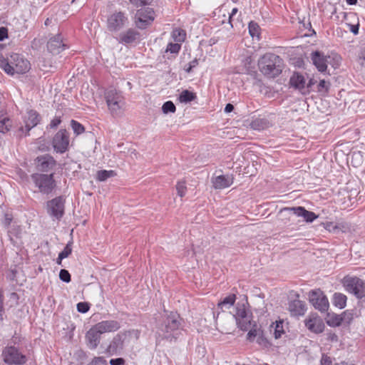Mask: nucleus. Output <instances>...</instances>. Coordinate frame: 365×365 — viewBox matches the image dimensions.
Masks as SVG:
<instances>
[{
    "label": "nucleus",
    "mask_w": 365,
    "mask_h": 365,
    "mask_svg": "<svg viewBox=\"0 0 365 365\" xmlns=\"http://www.w3.org/2000/svg\"><path fill=\"white\" fill-rule=\"evenodd\" d=\"M101 334L93 326L86 334V341L91 349H95L100 344Z\"/></svg>",
    "instance_id": "obj_20"
},
{
    "label": "nucleus",
    "mask_w": 365,
    "mask_h": 365,
    "mask_svg": "<svg viewBox=\"0 0 365 365\" xmlns=\"http://www.w3.org/2000/svg\"><path fill=\"white\" fill-rule=\"evenodd\" d=\"M66 48L67 46L63 43V39L60 34L51 38L47 43V48L53 54H58Z\"/></svg>",
    "instance_id": "obj_19"
},
{
    "label": "nucleus",
    "mask_w": 365,
    "mask_h": 365,
    "mask_svg": "<svg viewBox=\"0 0 365 365\" xmlns=\"http://www.w3.org/2000/svg\"><path fill=\"white\" fill-rule=\"evenodd\" d=\"M52 145L56 153H63L68 150L69 135L66 130H60L56 133L53 138Z\"/></svg>",
    "instance_id": "obj_12"
},
{
    "label": "nucleus",
    "mask_w": 365,
    "mask_h": 365,
    "mask_svg": "<svg viewBox=\"0 0 365 365\" xmlns=\"http://www.w3.org/2000/svg\"><path fill=\"white\" fill-rule=\"evenodd\" d=\"M3 312H4V299L2 294H0V320H3Z\"/></svg>",
    "instance_id": "obj_55"
},
{
    "label": "nucleus",
    "mask_w": 365,
    "mask_h": 365,
    "mask_svg": "<svg viewBox=\"0 0 365 365\" xmlns=\"http://www.w3.org/2000/svg\"><path fill=\"white\" fill-rule=\"evenodd\" d=\"M31 178L39 192L43 194L51 193L56 187L53 173L50 174L36 173L31 175Z\"/></svg>",
    "instance_id": "obj_4"
},
{
    "label": "nucleus",
    "mask_w": 365,
    "mask_h": 365,
    "mask_svg": "<svg viewBox=\"0 0 365 365\" xmlns=\"http://www.w3.org/2000/svg\"><path fill=\"white\" fill-rule=\"evenodd\" d=\"M0 68H1L7 74L13 75V68H11V58H5L0 54Z\"/></svg>",
    "instance_id": "obj_35"
},
{
    "label": "nucleus",
    "mask_w": 365,
    "mask_h": 365,
    "mask_svg": "<svg viewBox=\"0 0 365 365\" xmlns=\"http://www.w3.org/2000/svg\"><path fill=\"white\" fill-rule=\"evenodd\" d=\"M248 28H249V32L252 37L259 36V26L257 23H255L254 21H251L249 24Z\"/></svg>",
    "instance_id": "obj_39"
},
{
    "label": "nucleus",
    "mask_w": 365,
    "mask_h": 365,
    "mask_svg": "<svg viewBox=\"0 0 365 365\" xmlns=\"http://www.w3.org/2000/svg\"><path fill=\"white\" fill-rule=\"evenodd\" d=\"M140 34L134 29H128L119 34L118 41L125 45L136 43L140 41Z\"/></svg>",
    "instance_id": "obj_16"
},
{
    "label": "nucleus",
    "mask_w": 365,
    "mask_h": 365,
    "mask_svg": "<svg viewBox=\"0 0 365 365\" xmlns=\"http://www.w3.org/2000/svg\"><path fill=\"white\" fill-rule=\"evenodd\" d=\"M234 110V106L231 103H227L225 108V113H230Z\"/></svg>",
    "instance_id": "obj_56"
},
{
    "label": "nucleus",
    "mask_w": 365,
    "mask_h": 365,
    "mask_svg": "<svg viewBox=\"0 0 365 365\" xmlns=\"http://www.w3.org/2000/svg\"><path fill=\"white\" fill-rule=\"evenodd\" d=\"M176 190H177L178 195L180 197H182L183 196H185L186 191H187L185 182H178L176 185Z\"/></svg>",
    "instance_id": "obj_42"
},
{
    "label": "nucleus",
    "mask_w": 365,
    "mask_h": 365,
    "mask_svg": "<svg viewBox=\"0 0 365 365\" xmlns=\"http://www.w3.org/2000/svg\"><path fill=\"white\" fill-rule=\"evenodd\" d=\"M181 46L179 43L176 42L175 43H168L166 51H170L171 53H178L180 50Z\"/></svg>",
    "instance_id": "obj_44"
},
{
    "label": "nucleus",
    "mask_w": 365,
    "mask_h": 365,
    "mask_svg": "<svg viewBox=\"0 0 365 365\" xmlns=\"http://www.w3.org/2000/svg\"><path fill=\"white\" fill-rule=\"evenodd\" d=\"M11 222V217H10L9 216V215H6V217H5V224L6 225H9Z\"/></svg>",
    "instance_id": "obj_59"
},
{
    "label": "nucleus",
    "mask_w": 365,
    "mask_h": 365,
    "mask_svg": "<svg viewBox=\"0 0 365 365\" xmlns=\"http://www.w3.org/2000/svg\"><path fill=\"white\" fill-rule=\"evenodd\" d=\"M314 81L313 79H310L306 86V92H309V88L312 87V85L314 84Z\"/></svg>",
    "instance_id": "obj_58"
},
{
    "label": "nucleus",
    "mask_w": 365,
    "mask_h": 365,
    "mask_svg": "<svg viewBox=\"0 0 365 365\" xmlns=\"http://www.w3.org/2000/svg\"><path fill=\"white\" fill-rule=\"evenodd\" d=\"M89 308V304L87 302H79L77 304V310L81 313H86Z\"/></svg>",
    "instance_id": "obj_47"
},
{
    "label": "nucleus",
    "mask_w": 365,
    "mask_h": 365,
    "mask_svg": "<svg viewBox=\"0 0 365 365\" xmlns=\"http://www.w3.org/2000/svg\"><path fill=\"white\" fill-rule=\"evenodd\" d=\"M288 309L292 316L299 317L305 314L307 307L304 302L299 299H294L289 302Z\"/></svg>",
    "instance_id": "obj_22"
},
{
    "label": "nucleus",
    "mask_w": 365,
    "mask_h": 365,
    "mask_svg": "<svg viewBox=\"0 0 365 365\" xmlns=\"http://www.w3.org/2000/svg\"><path fill=\"white\" fill-rule=\"evenodd\" d=\"M358 62L361 67L365 68V48L360 51Z\"/></svg>",
    "instance_id": "obj_50"
},
{
    "label": "nucleus",
    "mask_w": 365,
    "mask_h": 365,
    "mask_svg": "<svg viewBox=\"0 0 365 365\" xmlns=\"http://www.w3.org/2000/svg\"><path fill=\"white\" fill-rule=\"evenodd\" d=\"M329 86L330 83L329 81L321 80L318 85V91H322L324 90L325 91H327L329 90Z\"/></svg>",
    "instance_id": "obj_48"
},
{
    "label": "nucleus",
    "mask_w": 365,
    "mask_h": 365,
    "mask_svg": "<svg viewBox=\"0 0 365 365\" xmlns=\"http://www.w3.org/2000/svg\"><path fill=\"white\" fill-rule=\"evenodd\" d=\"M235 300V294H230L225 297L221 302H220L217 306L222 311H224L225 309L230 308L234 304Z\"/></svg>",
    "instance_id": "obj_27"
},
{
    "label": "nucleus",
    "mask_w": 365,
    "mask_h": 365,
    "mask_svg": "<svg viewBox=\"0 0 365 365\" xmlns=\"http://www.w3.org/2000/svg\"><path fill=\"white\" fill-rule=\"evenodd\" d=\"M41 118L38 113L35 110H31L27 112L24 118L25 125L21 126L19 129L20 136H26L29 132L40 122Z\"/></svg>",
    "instance_id": "obj_11"
},
{
    "label": "nucleus",
    "mask_w": 365,
    "mask_h": 365,
    "mask_svg": "<svg viewBox=\"0 0 365 365\" xmlns=\"http://www.w3.org/2000/svg\"><path fill=\"white\" fill-rule=\"evenodd\" d=\"M213 187L215 189H224L230 187L233 183V178L230 175H219L213 178Z\"/></svg>",
    "instance_id": "obj_24"
},
{
    "label": "nucleus",
    "mask_w": 365,
    "mask_h": 365,
    "mask_svg": "<svg viewBox=\"0 0 365 365\" xmlns=\"http://www.w3.org/2000/svg\"><path fill=\"white\" fill-rule=\"evenodd\" d=\"M153 0H130V2L136 7L150 4Z\"/></svg>",
    "instance_id": "obj_46"
},
{
    "label": "nucleus",
    "mask_w": 365,
    "mask_h": 365,
    "mask_svg": "<svg viewBox=\"0 0 365 365\" xmlns=\"http://www.w3.org/2000/svg\"><path fill=\"white\" fill-rule=\"evenodd\" d=\"M282 211H287L297 215V217H302L307 222H312L318 217V215H317L314 212L307 210L304 207L301 206L284 207L281 210V212Z\"/></svg>",
    "instance_id": "obj_15"
},
{
    "label": "nucleus",
    "mask_w": 365,
    "mask_h": 365,
    "mask_svg": "<svg viewBox=\"0 0 365 365\" xmlns=\"http://www.w3.org/2000/svg\"><path fill=\"white\" fill-rule=\"evenodd\" d=\"M11 127L9 118L4 112H0V132L4 133L9 131Z\"/></svg>",
    "instance_id": "obj_28"
},
{
    "label": "nucleus",
    "mask_w": 365,
    "mask_h": 365,
    "mask_svg": "<svg viewBox=\"0 0 365 365\" xmlns=\"http://www.w3.org/2000/svg\"><path fill=\"white\" fill-rule=\"evenodd\" d=\"M127 339L128 335L125 332H120L116 334L108 346L109 351L117 353L122 351L128 342Z\"/></svg>",
    "instance_id": "obj_17"
},
{
    "label": "nucleus",
    "mask_w": 365,
    "mask_h": 365,
    "mask_svg": "<svg viewBox=\"0 0 365 365\" xmlns=\"http://www.w3.org/2000/svg\"><path fill=\"white\" fill-rule=\"evenodd\" d=\"M321 365H332V361L329 356L323 354L321 359Z\"/></svg>",
    "instance_id": "obj_51"
},
{
    "label": "nucleus",
    "mask_w": 365,
    "mask_h": 365,
    "mask_svg": "<svg viewBox=\"0 0 365 365\" xmlns=\"http://www.w3.org/2000/svg\"><path fill=\"white\" fill-rule=\"evenodd\" d=\"M65 199L63 196L56 197L46 202L47 213L53 218L61 220L64 215Z\"/></svg>",
    "instance_id": "obj_7"
},
{
    "label": "nucleus",
    "mask_w": 365,
    "mask_h": 365,
    "mask_svg": "<svg viewBox=\"0 0 365 365\" xmlns=\"http://www.w3.org/2000/svg\"><path fill=\"white\" fill-rule=\"evenodd\" d=\"M11 64L13 68V75L14 73H25L30 68L29 62L18 53L11 56Z\"/></svg>",
    "instance_id": "obj_14"
},
{
    "label": "nucleus",
    "mask_w": 365,
    "mask_h": 365,
    "mask_svg": "<svg viewBox=\"0 0 365 365\" xmlns=\"http://www.w3.org/2000/svg\"><path fill=\"white\" fill-rule=\"evenodd\" d=\"M125 360L123 358L112 359L110 360V365H124Z\"/></svg>",
    "instance_id": "obj_52"
},
{
    "label": "nucleus",
    "mask_w": 365,
    "mask_h": 365,
    "mask_svg": "<svg viewBox=\"0 0 365 365\" xmlns=\"http://www.w3.org/2000/svg\"><path fill=\"white\" fill-rule=\"evenodd\" d=\"M94 326L101 334L107 332H114L120 327V323L116 320L102 321Z\"/></svg>",
    "instance_id": "obj_21"
},
{
    "label": "nucleus",
    "mask_w": 365,
    "mask_h": 365,
    "mask_svg": "<svg viewBox=\"0 0 365 365\" xmlns=\"http://www.w3.org/2000/svg\"><path fill=\"white\" fill-rule=\"evenodd\" d=\"M250 312H248L245 307V305L244 304H242V305H238L236 307V312L235 314L233 315L235 320H236V322H238L239 320L240 319H243V318H245L248 314H250Z\"/></svg>",
    "instance_id": "obj_37"
},
{
    "label": "nucleus",
    "mask_w": 365,
    "mask_h": 365,
    "mask_svg": "<svg viewBox=\"0 0 365 365\" xmlns=\"http://www.w3.org/2000/svg\"><path fill=\"white\" fill-rule=\"evenodd\" d=\"M36 168L40 173H48L53 170L56 165V160L50 155L38 156L35 160Z\"/></svg>",
    "instance_id": "obj_13"
},
{
    "label": "nucleus",
    "mask_w": 365,
    "mask_h": 365,
    "mask_svg": "<svg viewBox=\"0 0 365 365\" xmlns=\"http://www.w3.org/2000/svg\"><path fill=\"white\" fill-rule=\"evenodd\" d=\"M2 357L9 365H23L27 361L26 356L14 345H8L3 349Z\"/></svg>",
    "instance_id": "obj_5"
},
{
    "label": "nucleus",
    "mask_w": 365,
    "mask_h": 365,
    "mask_svg": "<svg viewBox=\"0 0 365 365\" xmlns=\"http://www.w3.org/2000/svg\"><path fill=\"white\" fill-rule=\"evenodd\" d=\"M346 3L349 5H355L357 2V0H346Z\"/></svg>",
    "instance_id": "obj_62"
},
{
    "label": "nucleus",
    "mask_w": 365,
    "mask_h": 365,
    "mask_svg": "<svg viewBox=\"0 0 365 365\" xmlns=\"http://www.w3.org/2000/svg\"><path fill=\"white\" fill-rule=\"evenodd\" d=\"M346 296L341 293H335L333 296V304L339 309H343L346 304Z\"/></svg>",
    "instance_id": "obj_31"
},
{
    "label": "nucleus",
    "mask_w": 365,
    "mask_h": 365,
    "mask_svg": "<svg viewBox=\"0 0 365 365\" xmlns=\"http://www.w3.org/2000/svg\"><path fill=\"white\" fill-rule=\"evenodd\" d=\"M262 120H256L255 121L252 122V126L253 128H256L257 125H259V123L261 122Z\"/></svg>",
    "instance_id": "obj_64"
},
{
    "label": "nucleus",
    "mask_w": 365,
    "mask_h": 365,
    "mask_svg": "<svg viewBox=\"0 0 365 365\" xmlns=\"http://www.w3.org/2000/svg\"><path fill=\"white\" fill-rule=\"evenodd\" d=\"M8 37V29L6 27H0V41Z\"/></svg>",
    "instance_id": "obj_53"
},
{
    "label": "nucleus",
    "mask_w": 365,
    "mask_h": 365,
    "mask_svg": "<svg viewBox=\"0 0 365 365\" xmlns=\"http://www.w3.org/2000/svg\"><path fill=\"white\" fill-rule=\"evenodd\" d=\"M116 173L114 170H98L96 173V180L101 182L106 181L107 179L114 177Z\"/></svg>",
    "instance_id": "obj_34"
},
{
    "label": "nucleus",
    "mask_w": 365,
    "mask_h": 365,
    "mask_svg": "<svg viewBox=\"0 0 365 365\" xmlns=\"http://www.w3.org/2000/svg\"><path fill=\"white\" fill-rule=\"evenodd\" d=\"M154 19V11L152 9H140L135 14V23L138 28L144 29L153 21Z\"/></svg>",
    "instance_id": "obj_9"
},
{
    "label": "nucleus",
    "mask_w": 365,
    "mask_h": 365,
    "mask_svg": "<svg viewBox=\"0 0 365 365\" xmlns=\"http://www.w3.org/2000/svg\"><path fill=\"white\" fill-rule=\"evenodd\" d=\"M252 314H248L243 319L237 322L238 327L243 331H247L252 325Z\"/></svg>",
    "instance_id": "obj_30"
},
{
    "label": "nucleus",
    "mask_w": 365,
    "mask_h": 365,
    "mask_svg": "<svg viewBox=\"0 0 365 365\" xmlns=\"http://www.w3.org/2000/svg\"><path fill=\"white\" fill-rule=\"evenodd\" d=\"M260 72L268 78H275L282 71L283 61L274 53L264 54L258 62Z\"/></svg>",
    "instance_id": "obj_2"
},
{
    "label": "nucleus",
    "mask_w": 365,
    "mask_h": 365,
    "mask_svg": "<svg viewBox=\"0 0 365 365\" xmlns=\"http://www.w3.org/2000/svg\"><path fill=\"white\" fill-rule=\"evenodd\" d=\"M343 284L346 290L353 294L358 299L365 297V283L356 277H345L343 279Z\"/></svg>",
    "instance_id": "obj_6"
},
{
    "label": "nucleus",
    "mask_w": 365,
    "mask_h": 365,
    "mask_svg": "<svg viewBox=\"0 0 365 365\" xmlns=\"http://www.w3.org/2000/svg\"><path fill=\"white\" fill-rule=\"evenodd\" d=\"M172 37L175 42L180 43L185 40L186 32L182 29H175L172 32Z\"/></svg>",
    "instance_id": "obj_36"
},
{
    "label": "nucleus",
    "mask_w": 365,
    "mask_h": 365,
    "mask_svg": "<svg viewBox=\"0 0 365 365\" xmlns=\"http://www.w3.org/2000/svg\"><path fill=\"white\" fill-rule=\"evenodd\" d=\"M72 252L71 242H68L58 255H61V258L68 257Z\"/></svg>",
    "instance_id": "obj_45"
},
{
    "label": "nucleus",
    "mask_w": 365,
    "mask_h": 365,
    "mask_svg": "<svg viewBox=\"0 0 365 365\" xmlns=\"http://www.w3.org/2000/svg\"><path fill=\"white\" fill-rule=\"evenodd\" d=\"M237 12V8H234L232 10V12L230 15V21H231L232 16Z\"/></svg>",
    "instance_id": "obj_61"
},
{
    "label": "nucleus",
    "mask_w": 365,
    "mask_h": 365,
    "mask_svg": "<svg viewBox=\"0 0 365 365\" xmlns=\"http://www.w3.org/2000/svg\"><path fill=\"white\" fill-rule=\"evenodd\" d=\"M251 327L252 329L247 334V339L250 341H252L257 336V342L259 344H262L264 340L262 336V331L260 328L257 327V325L255 323H254Z\"/></svg>",
    "instance_id": "obj_26"
},
{
    "label": "nucleus",
    "mask_w": 365,
    "mask_h": 365,
    "mask_svg": "<svg viewBox=\"0 0 365 365\" xmlns=\"http://www.w3.org/2000/svg\"><path fill=\"white\" fill-rule=\"evenodd\" d=\"M197 96L196 94L188 91V90H184L182 91V93L179 96V101L181 103H190L195 99H196Z\"/></svg>",
    "instance_id": "obj_33"
},
{
    "label": "nucleus",
    "mask_w": 365,
    "mask_h": 365,
    "mask_svg": "<svg viewBox=\"0 0 365 365\" xmlns=\"http://www.w3.org/2000/svg\"><path fill=\"white\" fill-rule=\"evenodd\" d=\"M284 334V331L283 329V322H276L274 335L275 339H279L282 336V335Z\"/></svg>",
    "instance_id": "obj_38"
},
{
    "label": "nucleus",
    "mask_w": 365,
    "mask_h": 365,
    "mask_svg": "<svg viewBox=\"0 0 365 365\" xmlns=\"http://www.w3.org/2000/svg\"><path fill=\"white\" fill-rule=\"evenodd\" d=\"M348 315L346 316V319L344 320V323L349 324L352 319V314L347 312Z\"/></svg>",
    "instance_id": "obj_57"
},
{
    "label": "nucleus",
    "mask_w": 365,
    "mask_h": 365,
    "mask_svg": "<svg viewBox=\"0 0 365 365\" xmlns=\"http://www.w3.org/2000/svg\"><path fill=\"white\" fill-rule=\"evenodd\" d=\"M312 60L319 72L327 71V56L324 55L322 52L319 51L313 52L312 53Z\"/></svg>",
    "instance_id": "obj_23"
},
{
    "label": "nucleus",
    "mask_w": 365,
    "mask_h": 365,
    "mask_svg": "<svg viewBox=\"0 0 365 365\" xmlns=\"http://www.w3.org/2000/svg\"><path fill=\"white\" fill-rule=\"evenodd\" d=\"M63 259H64V258H61V255H58V258H57V259H56V263H57L58 264H59V265H61V262H62V260H63Z\"/></svg>",
    "instance_id": "obj_63"
},
{
    "label": "nucleus",
    "mask_w": 365,
    "mask_h": 365,
    "mask_svg": "<svg viewBox=\"0 0 365 365\" xmlns=\"http://www.w3.org/2000/svg\"><path fill=\"white\" fill-rule=\"evenodd\" d=\"M88 365H106V361L102 357H96Z\"/></svg>",
    "instance_id": "obj_49"
},
{
    "label": "nucleus",
    "mask_w": 365,
    "mask_h": 365,
    "mask_svg": "<svg viewBox=\"0 0 365 365\" xmlns=\"http://www.w3.org/2000/svg\"><path fill=\"white\" fill-rule=\"evenodd\" d=\"M165 312L163 322L158 326L157 334L163 339L172 341L176 339L178 335L179 329L182 326V319L176 312L168 313L165 310Z\"/></svg>",
    "instance_id": "obj_1"
},
{
    "label": "nucleus",
    "mask_w": 365,
    "mask_h": 365,
    "mask_svg": "<svg viewBox=\"0 0 365 365\" xmlns=\"http://www.w3.org/2000/svg\"><path fill=\"white\" fill-rule=\"evenodd\" d=\"M347 315V312H344L341 315L335 314L332 316L329 320L327 321V324L333 327L340 326L344 323V320L346 319V316Z\"/></svg>",
    "instance_id": "obj_32"
},
{
    "label": "nucleus",
    "mask_w": 365,
    "mask_h": 365,
    "mask_svg": "<svg viewBox=\"0 0 365 365\" xmlns=\"http://www.w3.org/2000/svg\"><path fill=\"white\" fill-rule=\"evenodd\" d=\"M289 83L292 87L299 90L302 93H306L305 78L299 73H294L290 78Z\"/></svg>",
    "instance_id": "obj_25"
},
{
    "label": "nucleus",
    "mask_w": 365,
    "mask_h": 365,
    "mask_svg": "<svg viewBox=\"0 0 365 365\" xmlns=\"http://www.w3.org/2000/svg\"><path fill=\"white\" fill-rule=\"evenodd\" d=\"M304 324L310 331L315 334L322 333L325 327L322 319L318 316H310L304 320Z\"/></svg>",
    "instance_id": "obj_18"
},
{
    "label": "nucleus",
    "mask_w": 365,
    "mask_h": 365,
    "mask_svg": "<svg viewBox=\"0 0 365 365\" xmlns=\"http://www.w3.org/2000/svg\"><path fill=\"white\" fill-rule=\"evenodd\" d=\"M59 278L61 280H62L63 282H65L66 283L70 282L71 280V277L70 273L68 272V270H66L65 269H61V271L59 272Z\"/></svg>",
    "instance_id": "obj_43"
},
{
    "label": "nucleus",
    "mask_w": 365,
    "mask_h": 365,
    "mask_svg": "<svg viewBox=\"0 0 365 365\" xmlns=\"http://www.w3.org/2000/svg\"><path fill=\"white\" fill-rule=\"evenodd\" d=\"M61 120L60 118L56 117L51 121L49 126L51 128H56L61 123Z\"/></svg>",
    "instance_id": "obj_54"
},
{
    "label": "nucleus",
    "mask_w": 365,
    "mask_h": 365,
    "mask_svg": "<svg viewBox=\"0 0 365 365\" xmlns=\"http://www.w3.org/2000/svg\"><path fill=\"white\" fill-rule=\"evenodd\" d=\"M351 31L354 34H357L358 32H359V27H358V26H352V28H351Z\"/></svg>",
    "instance_id": "obj_60"
},
{
    "label": "nucleus",
    "mask_w": 365,
    "mask_h": 365,
    "mask_svg": "<svg viewBox=\"0 0 365 365\" xmlns=\"http://www.w3.org/2000/svg\"><path fill=\"white\" fill-rule=\"evenodd\" d=\"M309 301L316 309L321 312H325L329 309L328 299L320 289L310 291Z\"/></svg>",
    "instance_id": "obj_8"
},
{
    "label": "nucleus",
    "mask_w": 365,
    "mask_h": 365,
    "mask_svg": "<svg viewBox=\"0 0 365 365\" xmlns=\"http://www.w3.org/2000/svg\"><path fill=\"white\" fill-rule=\"evenodd\" d=\"M341 58L336 53H331L327 56V66L330 65L332 68H337L341 64Z\"/></svg>",
    "instance_id": "obj_29"
},
{
    "label": "nucleus",
    "mask_w": 365,
    "mask_h": 365,
    "mask_svg": "<svg viewBox=\"0 0 365 365\" xmlns=\"http://www.w3.org/2000/svg\"><path fill=\"white\" fill-rule=\"evenodd\" d=\"M163 112L165 114L168 113H175L176 107L172 101H166L162 107Z\"/></svg>",
    "instance_id": "obj_40"
},
{
    "label": "nucleus",
    "mask_w": 365,
    "mask_h": 365,
    "mask_svg": "<svg viewBox=\"0 0 365 365\" xmlns=\"http://www.w3.org/2000/svg\"><path fill=\"white\" fill-rule=\"evenodd\" d=\"M128 23V19L123 12H115L110 15L107 20L108 29L110 31H118Z\"/></svg>",
    "instance_id": "obj_10"
},
{
    "label": "nucleus",
    "mask_w": 365,
    "mask_h": 365,
    "mask_svg": "<svg viewBox=\"0 0 365 365\" xmlns=\"http://www.w3.org/2000/svg\"><path fill=\"white\" fill-rule=\"evenodd\" d=\"M71 123L74 133L77 135L81 134L84 132V127L80 123L72 120Z\"/></svg>",
    "instance_id": "obj_41"
},
{
    "label": "nucleus",
    "mask_w": 365,
    "mask_h": 365,
    "mask_svg": "<svg viewBox=\"0 0 365 365\" xmlns=\"http://www.w3.org/2000/svg\"><path fill=\"white\" fill-rule=\"evenodd\" d=\"M105 98L108 109L113 115L118 116L123 113L125 101L120 91L115 88H108L105 92Z\"/></svg>",
    "instance_id": "obj_3"
}]
</instances>
